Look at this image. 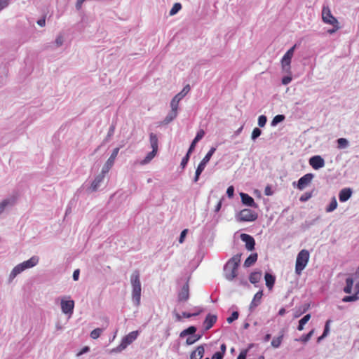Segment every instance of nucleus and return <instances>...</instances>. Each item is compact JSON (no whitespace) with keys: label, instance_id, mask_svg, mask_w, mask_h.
Segmentation results:
<instances>
[{"label":"nucleus","instance_id":"obj_1","mask_svg":"<svg viewBox=\"0 0 359 359\" xmlns=\"http://www.w3.org/2000/svg\"><path fill=\"white\" fill-rule=\"evenodd\" d=\"M241 254H237L228 260L224 266V276L229 280H233L237 276V270L241 262Z\"/></svg>","mask_w":359,"mask_h":359},{"label":"nucleus","instance_id":"obj_59","mask_svg":"<svg viewBox=\"0 0 359 359\" xmlns=\"http://www.w3.org/2000/svg\"><path fill=\"white\" fill-rule=\"evenodd\" d=\"M203 170L198 169V168H196V172H195V176L194 177V182H197L199 180V177L201 175V174L202 173Z\"/></svg>","mask_w":359,"mask_h":359},{"label":"nucleus","instance_id":"obj_19","mask_svg":"<svg viewBox=\"0 0 359 359\" xmlns=\"http://www.w3.org/2000/svg\"><path fill=\"white\" fill-rule=\"evenodd\" d=\"M353 190L351 188H344L339 193V199L341 203L346 202L352 196Z\"/></svg>","mask_w":359,"mask_h":359},{"label":"nucleus","instance_id":"obj_20","mask_svg":"<svg viewBox=\"0 0 359 359\" xmlns=\"http://www.w3.org/2000/svg\"><path fill=\"white\" fill-rule=\"evenodd\" d=\"M217 320V316L211 313H208L203 322L205 330H210Z\"/></svg>","mask_w":359,"mask_h":359},{"label":"nucleus","instance_id":"obj_64","mask_svg":"<svg viewBox=\"0 0 359 359\" xmlns=\"http://www.w3.org/2000/svg\"><path fill=\"white\" fill-rule=\"evenodd\" d=\"M195 342H196V341H195V339H194V337H193V336H191V337H189L187 339V340H186V344H187V345H191V344H194Z\"/></svg>","mask_w":359,"mask_h":359},{"label":"nucleus","instance_id":"obj_35","mask_svg":"<svg viewBox=\"0 0 359 359\" xmlns=\"http://www.w3.org/2000/svg\"><path fill=\"white\" fill-rule=\"evenodd\" d=\"M158 150L152 149L151 151L149 152L145 158L142 160V164H147L149 163L156 156Z\"/></svg>","mask_w":359,"mask_h":359},{"label":"nucleus","instance_id":"obj_38","mask_svg":"<svg viewBox=\"0 0 359 359\" xmlns=\"http://www.w3.org/2000/svg\"><path fill=\"white\" fill-rule=\"evenodd\" d=\"M285 115L278 114V115L275 116L273 117V118L272 119L271 123V126H276L279 123H281L282 121H283L285 120Z\"/></svg>","mask_w":359,"mask_h":359},{"label":"nucleus","instance_id":"obj_4","mask_svg":"<svg viewBox=\"0 0 359 359\" xmlns=\"http://www.w3.org/2000/svg\"><path fill=\"white\" fill-rule=\"evenodd\" d=\"M297 45L294 44L292 47H291L283 56L280 63L282 72L287 74H292L291 72V61L292 58L294 55V50L296 49Z\"/></svg>","mask_w":359,"mask_h":359},{"label":"nucleus","instance_id":"obj_11","mask_svg":"<svg viewBox=\"0 0 359 359\" xmlns=\"http://www.w3.org/2000/svg\"><path fill=\"white\" fill-rule=\"evenodd\" d=\"M310 165L315 170H318L325 166V160L319 155H316L309 158Z\"/></svg>","mask_w":359,"mask_h":359},{"label":"nucleus","instance_id":"obj_5","mask_svg":"<svg viewBox=\"0 0 359 359\" xmlns=\"http://www.w3.org/2000/svg\"><path fill=\"white\" fill-rule=\"evenodd\" d=\"M309 260V252L307 250H302L297 256L295 273L300 275Z\"/></svg>","mask_w":359,"mask_h":359},{"label":"nucleus","instance_id":"obj_16","mask_svg":"<svg viewBox=\"0 0 359 359\" xmlns=\"http://www.w3.org/2000/svg\"><path fill=\"white\" fill-rule=\"evenodd\" d=\"M16 198L14 196L4 198L0 202V215L3 214L6 208L13 207L15 204Z\"/></svg>","mask_w":359,"mask_h":359},{"label":"nucleus","instance_id":"obj_24","mask_svg":"<svg viewBox=\"0 0 359 359\" xmlns=\"http://www.w3.org/2000/svg\"><path fill=\"white\" fill-rule=\"evenodd\" d=\"M205 353L203 345L198 346L196 349L191 352L190 359H202Z\"/></svg>","mask_w":359,"mask_h":359},{"label":"nucleus","instance_id":"obj_22","mask_svg":"<svg viewBox=\"0 0 359 359\" xmlns=\"http://www.w3.org/2000/svg\"><path fill=\"white\" fill-rule=\"evenodd\" d=\"M171 110L169 111V113L167 114V116L165 117L164 120L163 121V123L166 125L172 122L177 116V107H174V106L170 105Z\"/></svg>","mask_w":359,"mask_h":359},{"label":"nucleus","instance_id":"obj_33","mask_svg":"<svg viewBox=\"0 0 359 359\" xmlns=\"http://www.w3.org/2000/svg\"><path fill=\"white\" fill-rule=\"evenodd\" d=\"M337 201L335 196H333L331 198V201H330V204L326 207L325 211L327 212H333L335 209H337Z\"/></svg>","mask_w":359,"mask_h":359},{"label":"nucleus","instance_id":"obj_53","mask_svg":"<svg viewBox=\"0 0 359 359\" xmlns=\"http://www.w3.org/2000/svg\"><path fill=\"white\" fill-rule=\"evenodd\" d=\"M292 81V74H287L282 78L281 82L283 85L289 84Z\"/></svg>","mask_w":359,"mask_h":359},{"label":"nucleus","instance_id":"obj_18","mask_svg":"<svg viewBox=\"0 0 359 359\" xmlns=\"http://www.w3.org/2000/svg\"><path fill=\"white\" fill-rule=\"evenodd\" d=\"M215 151H216L215 147H211L210 149L208 151V152L205 156V157L203 158V160L200 162L197 168L203 171L207 163L210 161L212 156L214 154Z\"/></svg>","mask_w":359,"mask_h":359},{"label":"nucleus","instance_id":"obj_28","mask_svg":"<svg viewBox=\"0 0 359 359\" xmlns=\"http://www.w3.org/2000/svg\"><path fill=\"white\" fill-rule=\"evenodd\" d=\"M262 278V272L261 271H255L250 273L249 277V280L251 283L255 284L257 283Z\"/></svg>","mask_w":359,"mask_h":359},{"label":"nucleus","instance_id":"obj_29","mask_svg":"<svg viewBox=\"0 0 359 359\" xmlns=\"http://www.w3.org/2000/svg\"><path fill=\"white\" fill-rule=\"evenodd\" d=\"M280 333V334L278 337H274L271 341V346L275 348L280 347L283 339V331H281Z\"/></svg>","mask_w":359,"mask_h":359},{"label":"nucleus","instance_id":"obj_36","mask_svg":"<svg viewBox=\"0 0 359 359\" xmlns=\"http://www.w3.org/2000/svg\"><path fill=\"white\" fill-rule=\"evenodd\" d=\"M220 351H217L213 354V359H222L224 358V355L226 352V345L224 344H222L220 346Z\"/></svg>","mask_w":359,"mask_h":359},{"label":"nucleus","instance_id":"obj_30","mask_svg":"<svg viewBox=\"0 0 359 359\" xmlns=\"http://www.w3.org/2000/svg\"><path fill=\"white\" fill-rule=\"evenodd\" d=\"M353 285V279L348 277L346 279V286L344 287V292L346 294H351Z\"/></svg>","mask_w":359,"mask_h":359},{"label":"nucleus","instance_id":"obj_6","mask_svg":"<svg viewBox=\"0 0 359 359\" xmlns=\"http://www.w3.org/2000/svg\"><path fill=\"white\" fill-rule=\"evenodd\" d=\"M236 217L239 222H254L257 219L258 215L250 209H243L236 215Z\"/></svg>","mask_w":359,"mask_h":359},{"label":"nucleus","instance_id":"obj_34","mask_svg":"<svg viewBox=\"0 0 359 359\" xmlns=\"http://www.w3.org/2000/svg\"><path fill=\"white\" fill-rule=\"evenodd\" d=\"M310 318H311V314H306L302 318H301L299 321L297 330L299 331L303 330L305 324L307 323V322L310 320Z\"/></svg>","mask_w":359,"mask_h":359},{"label":"nucleus","instance_id":"obj_47","mask_svg":"<svg viewBox=\"0 0 359 359\" xmlns=\"http://www.w3.org/2000/svg\"><path fill=\"white\" fill-rule=\"evenodd\" d=\"M203 311V308H198V313H187V312H182V316L184 318H191L194 316H197L200 313H201Z\"/></svg>","mask_w":359,"mask_h":359},{"label":"nucleus","instance_id":"obj_27","mask_svg":"<svg viewBox=\"0 0 359 359\" xmlns=\"http://www.w3.org/2000/svg\"><path fill=\"white\" fill-rule=\"evenodd\" d=\"M257 253H252L250 254L248 257L245 259L244 262V266L245 267H250V266L253 265L257 260Z\"/></svg>","mask_w":359,"mask_h":359},{"label":"nucleus","instance_id":"obj_62","mask_svg":"<svg viewBox=\"0 0 359 359\" xmlns=\"http://www.w3.org/2000/svg\"><path fill=\"white\" fill-rule=\"evenodd\" d=\"M37 25L40 27H44L46 25V17L43 16V18L39 19L36 22Z\"/></svg>","mask_w":359,"mask_h":359},{"label":"nucleus","instance_id":"obj_41","mask_svg":"<svg viewBox=\"0 0 359 359\" xmlns=\"http://www.w3.org/2000/svg\"><path fill=\"white\" fill-rule=\"evenodd\" d=\"M104 329L103 328H96V329H94L91 332H90V337L92 339H97L98 337H100V336L101 335V334L102 333Z\"/></svg>","mask_w":359,"mask_h":359},{"label":"nucleus","instance_id":"obj_21","mask_svg":"<svg viewBox=\"0 0 359 359\" xmlns=\"http://www.w3.org/2000/svg\"><path fill=\"white\" fill-rule=\"evenodd\" d=\"M139 331L135 330L130 332L128 334L126 335L123 339L122 341L123 344L128 346L130 344H132L138 337Z\"/></svg>","mask_w":359,"mask_h":359},{"label":"nucleus","instance_id":"obj_14","mask_svg":"<svg viewBox=\"0 0 359 359\" xmlns=\"http://www.w3.org/2000/svg\"><path fill=\"white\" fill-rule=\"evenodd\" d=\"M104 175H105V173H103V171L102 170L101 173L95 177V178L93 181L90 187H89V190L91 192L97 191L99 189L101 184L104 181Z\"/></svg>","mask_w":359,"mask_h":359},{"label":"nucleus","instance_id":"obj_55","mask_svg":"<svg viewBox=\"0 0 359 359\" xmlns=\"http://www.w3.org/2000/svg\"><path fill=\"white\" fill-rule=\"evenodd\" d=\"M187 232H188V229H184L181 233H180V238H179V242L180 243H182L184 241V238L187 234Z\"/></svg>","mask_w":359,"mask_h":359},{"label":"nucleus","instance_id":"obj_58","mask_svg":"<svg viewBox=\"0 0 359 359\" xmlns=\"http://www.w3.org/2000/svg\"><path fill=\"white\" fill-rule=\"evenodd\" d=\"M63 41H64V40H63V37H62V35H59V36H57V38L55 39V43L56 46H57V47H59V46H62V45Z\"/></svg>","mask_w":359,"mask_h":359},{"label":"nucleus","instance_id":"obj_52","mask_svg":"<svg viewBox=\"0 0 359 359\" xmlns=\"http://www.w3.org/2000/svg\"><path fill=\"white\" fill-rule=\"evenodd\" d=\"M332 323V320L330 319L327 320L325 322L324 330H323V334L324 336H327L330 333V325Z\"/></svg>","mask_w":359,"mask_h":359},{"label":"nucleus","instance_id":"obj_63","mask_svg":"<svg viewBox=\"0 0 359 359\" xmlns=\"http://www.w3.org/2000/svg\"><path fill=\"white\" fill-rule=\"evenodd\" d=\"M79 274H80V271L79 269H76L74 273H73V275H72V278H73V280L74 281H76L79 280Z\"/></svg>","mask_w":359,"mask_h":359},{"label":"nucleus","instance_id":"obj_39","mask_svg":"<svg viewBox=\"0 0 359 359\" xmlns=\"http://www.w3.org/2000/svg\"><path fill=\"white\" fill-rule=\"evenodd\" d=\"M314 333V330H311L309 333L306 334L302 335L299 339H297V341H302L303 343H306L310 340L311 337L313 336Z\"/></svg>","mask_w":359,"mask_h":359},{"label":"nucleus","instance_id":"obj_25","mask_svg":"<svg viewBox=\"0 0 359 359\" xmlns=\"http://www.w3.org/2000/svg\"><path fill=\"white\" fill-rule=\"evenodd\" d=\"M204 135H205V132L203 130H200L199 131H198L196 137H194V139L193 140V141L191 142V143L189 146V148L188 149V151H189V152H191V153L193 152V151L195 149L196 144H197L198 142H199L203 137Z\"/></svg>","mask_w":359,"mask_h":359},{"label":"nucleus","instance_id":"obj_57","mask_svg":"<svg viewBox=\"0 0 359 359\" xmlns=\"http://www.w3.org/2000/svg\"><path fill=\"white\" fill-rule=\"evenodd\" d=\"M248 350L249 349H244L241 351L238 356L237 357V359H246Z\"/></svg>","mask_w":359,"mask_h":359},{"label":"nucleus","instance_id":"obj_9","mask_svg":"<svg viewBox=\"0 0 359 359\" xmlns=\"http://www.w3.org/2000/svg\"><path fill=\"white\" fill-rule=\"evenodd\" d=\"M190 91V86L189 84L186 85L183 89L177 93L171 100L170 105L174 106V107H177L179 105L180 101L187 95V94Z\"/></svg>","mask_w":359,"mask_h":359},{"label":"nucleus","instance_id":"obj_54","mask_svg":"<svg viewBox=\"0 0 359 359\" xmlns=\"http://www.w3.org/2000/svg\"><path fill=\"white\" fill-rule=\"evenodd\" d=\"M333 26V27L332 29H329L327 32L329 34H333L334 33H335L338 29H340V26H339V24H334V25H332Z\"/></svg>","mask_w":359,"mask_h":359},{"label":"nucleus","instance_id":"obj_61","mask_svg":"<svg viewBox=\"0 0 359 359\" xmlns=\"http://www.w3.org/2000/svg\"><path fill=\"white\" fill-rule=\"evenodd\" d=\"M8 5V0H0V11L7 7Z\"/></svg>","mask_w":359,"mask_h":359},{"label":"nucleus","instance_id":"obj_31","mask_svg":"<svg viewBox=\"0 0 359 359\" xmlns=\"http://www.w3.org/2000/svg\"><path fill=\"white\" fill-rule=\"evenodd\" d=\"M196 330H197L196 327H195L194 325L190 326L188 328L182 331L181 333L180 334V337H184L187 335H194L195 334V332H196Z\"/></svg>","mask_w":359,"mask_h":359},{"label":"nucleus","instance_id":"obj_26","mask_svg":"<svg viewBox=\"0 0 359 359\" xmlns=\"http://www.w3.org/2000/svg\"><path fill=\"white\" fill-rule=\"evenodd\" d=\"M264 279L266 281V286L269 290H272L276 281V276L270 273L266 272L264 275Z\"/></svg>","mask_w":359,"mask_h":359},{"label":"nucleus","instance_id":"obj_40","mask_svg":"<svg viewBox=\"0 0 359 359\" xmlns=\"http://www.w3.org/2000/svg\"><path fill=\"white\" fill-rule=\"evenodd\" d=\"M309 309V304H305L300 306L298 310L296 311V314L294 315L295 318L299 317L302 314L305 313Z\"/></svg>","mask_w":359,"mask_h":359},{"label":"nucleus","instance_id":"obj_48","mask_svg":"<svg viewBox=\"0 0 359 359\" xmlns=\"http://www.w3.org/2000/svg\"><path fill=\"white\" fill-rule=\"evenodd\" d=\"M126 347L127 346L121 341V344L118 346L111 350V353H120L122 351H123Z\"/></svg>","mask_w":359,"mask_h":359},{"label":"nucleus","instance_id":"obj_8","mask_svg":"<svg viewBox=\"0 0 359 359\" xmlns=\"http://www.w3.org/2000/svg\"><path fill=\"white\" fill-rule=\"evenodd\" d=\"M313 177V174L307 173L300 177L297 182H294L292 185L299 190H303L311 182Z\"/></svg>","mask_w":359,"mask_h":359},{"label":"nucleus","instance_id":"obj_51","mask_svg":"<svg viewBox=\"0 0 359 359\" xmlns=\"http://www.w3.org/2000/svg\"><path fill=\"white\" fill-rule=\"evenodd\" d=\"M239 316V313L238 311H233L231 316L227 318L226 320L229 323H232L234 320H237Z\"/></svg>","mask_w":359,"mask_h":359},{"label":"nucleus","instance_id":"obj_13","mask_svg":"<svg viewBox=\"0 0 359 359\" xmlns=\"http://www.w3.org/2000/svg\"><path fill=\"white\" fill-rule=\"evenodd\" d=\"M74 302L73 300H62L61 309L65 314L72 315L74 311Z\"/></svg>","mask_w":359,"mask_h":359},{"label":"nucleus","instance_id":"obj_12","mask_svg":"<svg viewBox=\"0 0 359 359\" xmlns=\"http://www.w3.org/2000/svg\"><path fill=\"white\" fill-rule=\"evenodd\" d=\"M240 237L241 241L245 243V248L248 250L252 251L255 249V241L252 236L247 233H241Z\"/></svg>","mask_w":359,"mask_h":359},{"label":"nucleus","instance_id":"obj_7","mask_svg":"<svg viewBox=\"0 0 359 359\" xmlns=\"http://www.w3.org/2000/svg\"><path fill=\"white\" fill-rule=\"evenodd\" d=\"M322 20L328 25L339 24L337 19L332 14L328 6L323 5L322 9Z\"/></svg>","mask_w":359,"mask_h":359},{"label":"nucleus","instance_id":"obj_15","mask_svg":"<svg viewBox=\"0 0 359 359\" xmlns=\"http://www.w3.org/2000/svg\"><path fill=\"white\" fill-rule=\"evenodd\" d=\"M240 196L241 198V202L243 205L248 206V207L255 208H258V205L255 202L254 198L252 196H250V195H248V194L241 192V193H240Z\"/></svg>","mask_w":359,"mask_h":359},{"label":"nucleus","instance_id":"obj_46","mask_svg":"<svg viewBox=\"0 0 359 359\" xmlns=\"http://www.w3.org/2000/svg\"><path fill=\"white\" fill-rule=\"evenodd\" d=\"M182 8V5L180 3H175L172 8L170 9V15H175L177 13H178L180 11V10Z\"/></svg>","mask_w":359,"mask_h":359},{"label":"nucleus","instance_id":"obj_45","mask_svg":"<svg viewBox=\"0 0 359 359\" xmlns=\"http://www.w3.org/2000/svg\"><path fill=\"white\" fill-rule=\"evenodd\" d=\"M191 154V152H189V151H187L186 155L182 159L180 166L182 167V169H184L186 167V165H187Z\"/></svg>","mask_w":359,"mask_h":359},{"label":"nucleus","instance_id":"obj_42","mask_svg":"<svg viewBox=\"0 0 359 359\" xmlns=\"http://www.w3.org/2000/svg\"><path fill=\"white\" fill-rule=\"evenodd\" d=\"M348 146V141L345 138H339L337 140V147L339 149H345Z\"/></svg>","mask_w":359,"mask_h":359},{"label":"nucleus","instance_id":"obj_10","mask_svg":"<svg viewBox=\"0 0 359 359\" xmlns=\"http://www.w3.org/2000/svg\"><path fill=\"white\" fill-rule=\"evenodd\" d=\"M119 151V147H116L112 151V153L109 158L107 159V162L104 165L102 170L103 171V173H107L109 172L110 168L113 166L115 159L118 154Z\"/></svg>","mask_w":359,"mask_h":359},{"label":"nucleus","instance_id":"obj_23","mask_svg":"<svg viewBox=\"0 0 359 359\" xmlns=\"http://www.w3.org/2000/svg\"><path fill=\"white\" fill-rule=\"evenodd\" d=\"M263 295V291L259 290L258 291L254 296L252 301L250 303V310L252 311L256 308L260 303L261 299Z\"/></svg>","mask_w":359,"mask_h":359},{"label":"nucleus","instance_id":"obj_49","mask_svg":"<svg viewBox=\"0 0 359 359\" xmlns=\"http://www.w3.org/2000/svg\"><path fill=\"white\" fill-rule=\"evenodd\" d=\"M267 121V118L265 115H261L258 118V126L261 128L264 127Z\"/></svg>","mask_w":359,"mask_h":359},{"label":"nucleus","instance_id":"obj_2","mask_svg":"<svg viewBox=\"0 0 359 359\" xmlns=\"http://www.w3.org/2000/svg\"><path fill=\"white\" fill-rule=\"evenodd\" d=\"M132 285V300L135 306H139L141 299V282L140 273L138 270H135L130 276Z\"/></svg>","mask_w":359,"mask_h":359},{"label":"nucleus","instance_id":"obj_3","mask_svg":"<svg viewBox=\"0 0 359 359\" xmlns=\"http://www.w3.org/2000/svg\"><path fill=\"white\" fill-rule=\"evenodd\" d=\"M39 258L37 256H32L30 259L15 266L10 273V279L14 278L17 275L25 269L32 268L39 263Z\"/></svg>","mask_w":359,"mask_h":359},{"label":"nucleus","instance_id":"obj_43","mask_svg":"<svg viewBox=\"0 0 359 359\" xmlns=\"http://www.w3.org/2000/svg\"><path fill=\"white\" fill-rule=\"evenodd\" d=\"M359 299V297L357 294H354L353 295L345 296L342 299L343 302H355Z\"/></svg>","mask_w":359,"mask_h":359},{"label":"nucleus","instance_id":"obj_17","mask_svg":"<svg viewBox=\"0 0 359 359\" xmlns=\"http://www.w3.org/2000/svg\"><path fill=\"white\" fill-rule=\"evenodd\" d=\"M178 301L186 302L189 298V283L187 282L182 287L181 290L178 293Z\"/></svg>","mask_w":359,"mask_h":359},{"label":"nucleus","instance_id":"obj_37","mask_svg":"<svg viewBox=\"0 0 359 359\" xmlns=\"http://www.w3.org/2000/svg\"><path fill=\"white\" fill-rule=\"evenodd\" d=\"M114 131H115V125L112 123L108 130L107 135L106 137L104 138V140H103L102 144L107 143V142H109L110 140L111 137L114 134Z\"/></svg>","mask_w":359,"mask_h":359},{"label":"nucleus","instance_id":"obj_60","mask_svg":"<svg viewBox=\"0 0 359 359\" xmlns=\"http://www.w3.org/2000/svg\"><path fill=\"white\" fill-rule=\"evenodd\" d=\"M90 348L88 346H84L79 353H76V356L79 357L81 355L89 352Z\"/></svg>","mask_w":359,"mask_h":359},{"label":"nucleus","instance_id":"obj_44","mask_svg":"<svg viewBox=\"0 0 359 359\" xmlns=\"http://www.w3.org/2000/svg\"><path fill=\"white\" fill-rule=\"evenodd\" d=\"M262 134V130L259 128H255L251 134V139L255 141Z\"/></svg>","mask_w":359,"mask_h":359},{"label":"nucleus","instance_id":"obj_50","mask_svg":"<svg viewBox=\"0 0 359 359\" xmlns=\"http://www.w3.org/2000/svg\"><path fill=\"white\" fill-rule=\"evenodd\" d=\"M312 197V192H305L299 198V201L302 202H306Z\"/></svg>","mask_w":359,"mask_h":359},{"label":"nucleus","instance_id":"obj_32","mask_svg":"<svg viewBox=\"0 0 359 359\" xmlns=\"http://www.w3.org/2000/svg\"><path fill=\"white\" fill-rule=\"evenodd\" d=\"M149 142L152 149L158 150V137L156 134L151 133L149 134Z\"/></svg>","mask_w":359,"mask_h":359},{"label":"nucleus","instance_id":"obj_56","mask_svg":"<svg viewBox=\"0 0 359 359\" xmlns=\"http://www.w3.org/2000/svg\"><path fill=\"white\" fill-rule=\"evenodd\" d=\"M226 195L229 198H232L234 195V187L233 186H230L227 188Z\"/></svg>","mask_w":359,"mask_h":359}]
</instances>
